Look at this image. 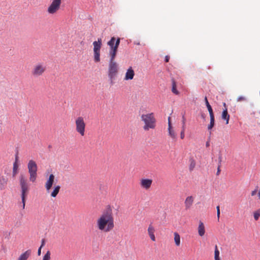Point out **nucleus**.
I'll list each match as a JSON object with an SVG mask.
<instances>
[{
    "label": "nucleus",
    "mask_w": 260,
    "mask_h": 260,
    "mask_svg": "<svg viewBox=\"0 0 260 260\" xmlns=\"http://www.w3.org/2000/svg\"><path fill=\"white\" fill-rule=\"evenodd\" d=\"M110 56V60L109 62L108 76L111 81L115 79L118 73V64L115 61L116 56Z\"/></svg>",
    "instance_id": "nucleus-3"
},
{
    "label": "nucleus",
    "mask_w": 260,
    "mask_h": 260,
    "mask_svg": "<svg viewBox=\"0 0 260 260\" xmlns=\"http://www.w3.org/2000/svg\"><path fill=\"white\" fill-rule=\"evenodd\" d=\"M170 127H173L172 125V124H171V117H168V127H170Z\"/></svg>",
    "instance_id": "nucleus-35"
},
{
    "label": "nucleus",
    "mask_w": 260,
    "mask_h": 260,
    "mask_svg": "<svg viewBox=\"0 0 260 260\" xmlns=\"http://www.w3.org/2000/svg\"><path fill=\"white\" fill-rule=\"evenodd\" d=\"M75 129L80 136H84L85 133L86 124L84 118L81 116L78 117L75 119Z\"/></svg>",
    "instance_id": "nucleus-6"
},
{
    "label": "nucleus",
    "mask_w": 260,
    "mask_h": 260,
    "mask_svg": "<svg viewBox=\"0 0 260 260\" xmlns=\"http://www.w3.org/2000/svg\"><path fill=\"white\" fill-rule=\"evenodd\" d=\"M195 166H196V162L193 160H192L190 165V167H189L190 170V171L194 169V168L195 167Z\"/></svg>",
    "instance_id": "nucleus-30"
},
{
    "label": "nucleus",
    "mask_w": 260,
    "mask_h": 260,
    "mask_svg": "<svg viewBox=\"0 0 260 260\" xmlns=\"http://www.w3.org/2000/svg\"><path fill=\"white\" fill-rule=\"evenodd\" d=\"M20 185L21 187V197L22 203L24 204L25 198L29 190V186L27 181L24 175H21L19 177Z\"/></svg>",
    "instance_id": "nucleus-4"
},
{
    "label": "nucleus",
    "mask_w": 260,
    "mask_h": 260,
    "mask_svg": "<svg viewBox=\"0 0 260 260\" xmlns=\"http://www.w3.org/2000/svg\"><path fill=\"white\" fill-rule=\"evenodd\" d=\"M221 159H222V157H221V156H220L219 157V158H218V159H219L218 165H221Z\"/></svg>",
    "instance_id": "nucleus-40"
},
{
    "label": "nucleus",
    "mask_w": 260,
    "mask_h": 260,
    "mask_svg": "<svg viewBox=\"0 0 260 260\" xmlns=\"http://www.w3.org/2000/svg\"><path fill=\"white\" fill-rule=\"evenodd\" d=\"M134 44H136V45H140V43L139 42H135Z\"/></svg>",
    "instance_id": "nucleus-43"
},
{
    "label": "nucleus",
    "mask_w": 260,
    "mask_h": 260,
    "mask_svg": "<svg viewBox=\"0 0 260 260\" xmlns=\"http://www.w3.org/2000/svg\"><path fill=\"white\" fill-rule=\"evenodd\" d=\"M221 118L223 120H225L226 121V124H229L230 115L228 114L227 108H225V109L223 110L221 114Z\"/></svg>",
    "instance_id": "nucleus-20"
},
{
    "label": "nucleus",
    "mask_w": 260,
    "mask_h": 260,
    "mask_svg": "<svg viewBox=\"0 0 260 260\" xmlns=\"http://www.w3.org/2000/svg\"><path fill=\"white\" fill-rule=\"evenodd\" d=\"M46 70V66L42 63H39L34 66L31 73L34 77H38L42 76Z\"/></svg>",
    "instance_id": "nucleus-8"
},
{
    "label": "nucleus",
    "mask_w": 260,
    "mask_h": 260,
    "mask_svg": "<svg viewBox=\"0 0 260 260\" xmlns=\"http://www.w3.org/2000/svg\"><path fill=\"white\" fill-rule=\"evenodd\" d=\"M253 217L255 220H257L260 217V209L257 210L253 213Z\"/></svg>",
    "instance_id": "nucleus-28"
},
{
    "label": "nucleus",
    "mask_w": 260,
    "mask_h": 260,
    "mask_svg": "<svg viewBox=\"0 0 260 260\" xmlns=\"http://www.w3.org/2000/svg\"><path fill=\"white\" fill-rule=\"evenodd\" d=\"M60 187L59 185H56L54 187L53 190L51 193V196L53 198H55L58 193Z\"/></svg>",
    "instance_id": "nucleus-23"
},
{
    "label": "nucleus",
    "mask_w": 260,
    "mask_h": 260,
    "mask_svg": "<svg viewBox=\"0 0 260 260\" xmlns=\"http://www.w3.org/2000/svg\"><path fill=\"white\" fill-rule=\"evenodd\" d=\"M207 108L208 110L209 111L210 116H214V113H213V110L212 109V107H211V105H209V106H207Z\"/></svg>",
    "instance_id": "nucleus-29"
},
{
    "label": "nucleus",
    "mask_w": 260,
    "mask_h": 260,
    "mask_svg": "<svg viewBox=\"0 0 260 260\" xmlns=\"http://www.w3.org/2000/svg\"><path fill=\"white\" fill-rule=\"evenodd\" d=\"M246 100V98L243 96H239L237 98V102L244 101Z\"/></svg>",
    "instance_id": "nucleus-31"
},
{
    "label": "nucleus",
    "mask_w": 260,
    "mask_h": 260,
    "mask_svg": "<svg viewBox=\"0 0 260 260\" xmlns=\"http://www.w3.org/2000/svg\"><path fill=\"white\" fill-rule=\"evenodd\" d=\"M22 209H24L25 208V202L24 203V204L22 203Z\"/></svg>",
    "instance_id": "nucleus-45"
},
{
    "label": "nucleus",
    "mask_w": 260,
    "mask_h": 260,
    "mask_svg": "<svg viewBox=\"0 0 260 260\" xmlns=\"http://www.w3.org/2000/svg\"><path fill=\"white\" fill-rule=\"evenodd\" d=\"M194 199L192 196L187 197L185 200L184 205L186 209H189L192 206Z\"/></svg>",
    "instance_id": "nucleus-17"
},
{
    "label": "nucleus",
    "mask_w": 260,
    "mask_h": 260,
    "mask_svg": "<svg viewBox=\"0 0 260 260\" xmlns=\"http://www.w3.org/2000/svg\"><path fill=\"white\" fill-rule=\"evenodd\" d=\"M220 252L218 249L217 246L216 245L215 247V251H214V259L215 260H220L219 257Z\"/></svg>",
    "instance_id": "nucleus-26"
},
{
    "label": "nucleus",
    "mask_w": 260,
    "mask_h": 260,
    "mask_svg": "<svg viewBox=\"0 0 260 260\" xmlns=\"http://www.w3.org/2000/svg\"><path fill=\"white\" fill-rule=\"evenodd\" d=\"M31 254V250L28 249L22 253L17 260H27Z\"/></svg>",
    "instance_id": "nucleus-18"
},
{
    "label": "nucleus",
    "mask_w": 260,
    "mask_h": 260,
    "mask_svg": "<svg viewBox=\"0 0 260 260\" xmlns=\"http://www.w3.org/2000/svg\"><path fill=\"white\" fill-rule=\"evenodd\" d=\"M198 232L199 235L201 237L204 236L205 234V225L204 223L201 220L199 222V226L198 227Z\"/></svg>",
    "instance_id": "nucleus-15"
},
{
    "label": "nucleus",
    "mask_w": 260,
    "mask_h": 260,
    "mask_svg": "<svg viewBox=\"0 0 260 260\" xmlns=\"http://www.w3.org/2000/svg\"><path fill=\"white\" fill-rule=\"evenodd\" d=\"M223 105L225 108H226V104L225 103H224Z\"/></svg>",
    "instance_id": "nucleus-46"
},
{
    "label": "nucleus",
    "mask_w": 260,
    "mask_h": 260,
    "mask_svg": "<svg viewBox=\"0 0 260 260\" xmlns=\"http://www.w3.org/2000/svg\"><path fill=\"white\" fill-rule=\"evenodd\" d=\"M62 0H52L47 8V12L49 14L56 13L60 8Z\"/></svg>",
    "instance_id": "nucleus-10"
},
{
    "label": "nucleus",
    "mask_w": 260,
    "mask_h": 260,
    "mask_svg": "<svg viewBox=\"0 0 260 260\" xmlns=\"http://www.w3.org/2000/svg\"><path fill=\"white\" fill-rule=\"evenodd\" d=\"M169 135L173 139H176L177 137V134L175 133L173 127H168Z\"/></svg>",
    "instance_id": "nucleus-21"
},
{
    "label": "nucleus",
    "mask_w": 260,
    "mask_h": 260,
    "mask_svg": "<svg viewBox=\"0 0 260 260\" xmlns=\"http://www.w3.org/2000/svg\"><path fill=\"white\" fill-rule=\"evenodd\" d=\"M183 124L185 125V118L183 116Z\"/></svg>",
    "instance_id": "nucleus-44"
},
{
    "label": "nucleus",
    "mask_w": 260,
    "mask_h": 260,
    "mask_svg": "<svg viewBox=\"0 0 260 260\" xmlns=\"http://www.w3.org/2000/svg\"><path fill=\"white\" fill-rule=\"evenodd\" d=\"M27 168L29 174V180L34 182L37 176L38 167L37 164L34 160H30L27 164Z\"/></svg>",
    "instance_id": "nucleus-5"
},
{
    "label": "nucleus",
    "mask_w": 260,
    "mask_h": 260,
    "mask_svg": "<svg viewBox=\"0 0 260 260\" xmlns=\"http://www.w3.org/2000/svg\"><path fill=\"white\" fill-rule=\"evenodd\" d=\"M155 232V230L153 225L151 224H149L148 227L147 232L150 239L153 242H154L156 240L155 236L154 235Z\"/></svg>",
    "instance_id": "nucleus-14"
},
{
    "label": "nucleus",
    "mask_w": 260,
    "mask_h": 260,
    "mask_svg": "<svg viewBox=\"0 0 260 260\" xmlns=\"http://www.w3.org/2000/svg\"><path fill=\"white\" fill-rule=\"evenodd\" d=\"M209 145H210V142H209V141H207V142H206V147H208Z\"/></svg>",
    "instance_id": "nucleus-42"
},
{
    "label": "nucleus",
    "mask_w": 260,
    "mask_h": 260,
    "mask_svg": "<svg viewBox=\"0 0 260 260\" xmlns=\"http://www.w3.org/2000/svg\"><path fill=\"white\" fill-rule=\"evenodd\" d=\"M216 209H217V218L218 219L219 218V217H220V208H219V206H217L216 207Z\"/></svg>",
    "instance_id": "nucleus-32"
},
{
    "label": "nucleus",
    "mask_w": 260,
    "mask_h": 260,
    "mask_svg": "<svg viewBox=\"0 0 260 260\" xmlns=\"http://www.w3.org/2000/svg\"><path fill=\"white\" fill-rule=\"evenodd\" d=\"M205 103H206V106H208L209 105H210L208 101V100H207V97H205Z\"/></svg>",
    "instance_id": "nucleus-38"
},
{
    "label": "nucleus",
    "mask_w": 260,
    "mask_h": 260,
    "mask_svg": "<svg viewBox=\"0 0 260 260\" xmlns=\"http://www.w3.org/2000/svg\"><path fill=\"white\" fill-rule=\"evenodd\" d=\"M184 129L185 130V125H183V126H182V129Z\"/></svg>",
    "instance_id": "nucleus-47"
},
{
    "label": "nucleus",
    "mask_w": 260,
    "mask_h": 260,
    "mask_svg": "<svg viewBox=\"0 0 260 260\" xmlns=\"http://www.w3.org/2000/svg\"><path fill=\"white\" fill-rule=\"evenodd\" d=\"M141 119L143 122V129L145 131L154 129L156 127V119L153 113L143 114L141 116Z\"/></svg>",
    "instance_id": "nucleus-2"
},
{
    "label": "nucleus",
    "mask_w": 260,
    "mask_h": 260,
    "mask_svg": "<svg viewBox=\"0 0 260 260\" xmlns=\"http://www.w3.org/2000/svg\"><path fill=\"white\" fill-rule=\"evenodd\" d=\"M42 248V246H40L38 250V255H41Z\"/></svg>",
    "instance_id": "nucleus-36"
},
{
    "label": "nucleus",
    "mask_w": 260,
    "mask_h": 260,
    "mask_svg": "<svg viewBox=\"0 0 260 260\" xmlns=\"http://www.w3.org/2000/svg\"><path fill=\"white\" fill-rule=\"evenodd\" d=\"M120 39L118 38L115 42V38L112 37L107 44L110 47L109 55L116 56L117 49L120 44Z\"/></svg>",
    "instance_id": "nucleus-7"
},
{
    "label": "nucleus",
    "mask_w": 260,
    "mask_h": 260,
    "mask_svg": "<svg viewBox=\"0 0 260 260\" xmlns=\"http://www.w3.org/2000/svg\"><path fill=\"white\" fill-rule=\"evenodd\" d=\"M172 91L176 95H178L179 93V91L177 90L176 82L174 79H172Z\"/></svg>",
    "instance_id": "nucleus-24"
},
{
    "label": "nucleus",
    "mask_w": 260,
    "mask_h": 260,
    "mask_svg": "<svg viewBox=\"0 0 260 260\" xmlns=\"http://www.w3.org/2000/svg\"><path fill=\"white\" fill-rule=\"evenodd\" d=\"M54 179L55 176L53 174H50L45 184V187L47 192H49V191L54 183Z\"/></svg>",
    "instance_id": "nucleus-12"
},
{
    "label": "nucleus",
    "mask_w": 260,
    "mask_h": 260,
    "mask_svg": "<svg viewBox=\"0 0 260 260\" xmlns=\"http://www.w3.org/2000/svg\"><path fill=\"white\" fill-rule=\"evenodd\" d=\"M135 72L132 67H130L126 71L124 79L125 80H131L133 79Z\"/></svg>",
    "instance_id": "nucleus-13"
},
{
    "label": "nucleus",
    "mask_w": 260,
    "mask_h": 260,
    "mask_svg": "<svg viewBox=\"0 0 260 260\" xmlns=\"http://www.w3.org/2000/svg\"><path fill=\"white\" fill-rule=\"evenodd\" d=\"M210 124L208 126V130H211L212 128L213 127L214 124H215L214 116H210Z\"/></svg>",
    "instance_id": "nucleus-25"
},
{
    "label": "nucleus",
    "mask_w": 260,
    "mask_h": 260,
    "mask_svg": "<svg viewBox=\"0 0 260 260\" xmlns=\"http://www.w3.org/2000/svg\"><path fill=\"white\" fill-rule=\"evenodd\" d=\"M8 179L5 176L0 177V189L3 190L6 188Z\"/></svg>",
    "instance_id": "nucleus-16"
},
{
    "label": "nucleus",
    "mask_w": 260,
    "mask_h": 260,
    "mask_svg": "<svg viewBox=\"0 0 260 260\" xmlns=\"http://www.w3.org/2000/svg\"><path fill=\"white\" fill-rule=\"evenodd\" d=\"M256 192H257V190L256 189H255L251 191V195L252 196H254V195L256 194Z\"/></svg>",
    "instance_id": "nucleus-37"
},
{
    "label": "nucleus",
    "mask_w": 260,
    "mask_h": 260,
    "mask_svg": "<svg viewBox=\"0 0 260 260\" xmlns=\"http://www.w3.org/2000/svg\"><path fill=\"white\" fill-rule=\"evenodd\" d=\"M18 156L17 155L15 156V161L13 163V176L14 177L16 176V175L18 173Z\"/></svg>",
    "instance_id": "nucleus-19"
},
{
    "label": "nucleus",
    "mask_w": 260,
    "mask_h": 260,
    "mask_svg": "<svg viewBox=\"0 0 260 260\" xmlns=\"http://www.w3.org/2000/svg\"><path fill=\"white\" fill-rule=\"evenodd\" d=\"M169 59H170V56H168V55L166 56V57H165V61L167 62H168L169 60Z\"/></svg>",
    "instance_id": "nucleus-39"
},
{
    "label": "nucleus",
    "mask_w": 260,
    "mask_h": 260,
    "mask_svg": "<svg viewBox=\"0 0 260 260\" xmlns=\"http://www.w3.org/2000/svg\"><path fill=\"white\" fill-rule=\"evenodd\" d=\"M220 165H218V168H217V173H216V175H219V174H220Z\"/></svg>",
    "instance_id": "nucleus-34"
},
{
    "label": "nucleus",
    "mask_w": 260,
    "mask_h": 260,
    "mask_svg": "<svg viewBox=\"0 0 260 260\" xmlns=\"http://www.w3.org/2000/svg\"><path fill=\"white\" fill-rule=\"evenodd\" d=\"M152 182L151 179L142 178L140 180V185L142 188L147 190L150 188Z\"/></svg>",
    "instance_id": "nucleus-11"
},
{
    "label": "nucleus",
    "mask_w": 260,
    "mask_h": 260,
    "mask_svg": "<svg viewBox=\"0 0 260 260\" xmlns=\"http://www.w3.org/2000/svg\"><path fill=\"white\" fill-rule=\"evenodd\" d=\"M44 244H45V240H44V239H43L42 240V244H41V246H42V247H43L44 246Z\"/></svg>",
    "instance_id": "nucleus-41"
},
{
    "label": "nucleus",
    "mask_w": 260,
    "mask_h": 260,
    "mask_svg": "<svg viewBox=\"0 0 260 260\" xmlns=\"http://www.w3.org/2000/svg\"><path fill=\"white\" fill-rule=\"evenodd\" d=\"M174 242L175 243V245L177 246H179L180 245V236L179 234L177 232H175L174 233Z\"/></svg>",
    "instance_id": "nucleus-22"
},
{
    "label": "nucleus",
    "mask_w": 260,
    "mask_h": 260,
    "mask_svg": "<svg viewBox=\"0 0 260 260\" xmlns=\"http://www.w3.org/2000/svg\"><path fill=\"white\" fill-rule=\"evenodd\" d=\"M185 134H184V129H182V131L180 133V138L181 139H183L184 138Z\"/></svg>",
    "instance_id": "nucleus-33"
},
{
    "label": "nucleus",
    "mask_w": 260,
    "mask_h": 260,
    "mask_svg": "<svg viewBox=\"0 0 260 260\" xmlns=\"http://www.w3.org/2000/svg\"><path fill=\"white\" fill-rule=\"evenodd\" d=\"M51 259V252L48 250L44 255L42 260H50Z\"/></svg>",
    "instance_id": "nucleus-27"
},
{
    "label": "nucleus",
    "mask_w": 260,
    "mask_h": 260,
    "mask_svg": "<svg viewBox=\"0 0 260 260\" xmlns=\"http://www.w3.org/2000/svg\"><path fill=\"white\" fill-rule=\"evenodd\" d=\"M93 57L95 62L100 61V50L102 47V39H98L97 41L93 42Z\"/></svg>",
    "instance_id": "nucleus-9"
},
{
    "label": "nucleus",
    "mask_w": 260,
    "mask_h": 260,
    "mask_svg": "<svg viewBox=\"0 0 260 260\" xmlns=\"http://www.w3.org/2000/svg\"><path fill=\"white\" fill-rule=\"evenodd\" d=\"M96 228L100 231L108 233L114 227L112 210L110 207L104 210L96 220Z\"/></svg>",
    "instance_id": "nucleus-1"
}]
</instances>
